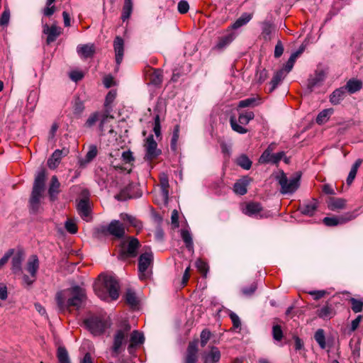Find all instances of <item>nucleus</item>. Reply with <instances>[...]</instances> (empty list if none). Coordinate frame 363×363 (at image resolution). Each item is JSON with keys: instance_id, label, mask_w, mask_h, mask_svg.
<instances>
[{"instance_id": "nucleus-22", "label": "nucleus", "mask_w": 363, "mask_h": 363, "mask_svg": "<svg viewBox=\"0 0 363 363\" xmlns=\"http://www.w3.org/2000/svg\"><path fill=\"white\" fill-rule=\"evenodd\" d=\"M60 183L59 182L57 176H52L48 188V195L51 201L57 200V195L60 192Z\"/></svg>"}, {"instance_id": "nucleus-56", "label": "nucleus", "mask_w": 363, "mask_h": 363, "mask_svg": "<svg viewBox=\"0 0 363 363\" xmlns=\"http://www.w3.org/2000/svg\"><path fill=\"white\" fill-rule=\"evenodd\" d=\"M211 337V331L207 328L203 329L201 331V335H200L201 346L203 347H205L206 345L207 342H208V340H210Z\"/></svg>"}, {"instance_id": "nucleus-51", "label": "nucleus", "mask_w": 363, "mask_h": 363, "mask_svg": "<svg viewBox=\"0 0 363 363\" xmlns=\"http://www.w3.org/2000/svg\"><path fill=\"white\" fill-rule=\"evenodd\" d=\"M112 111L111 107H105L104 112L102 115V118L101 119L100 123H99V128L101 130H103V128L104 124L106 123V121L108 118H113V116L111 115V112Z\"/></svg>"}, {"instance_id": "nucleus-14", "label": "nucleus", "mask_w": 363, "mask_h": 363, "mask_svg": "<svg viewBox=\"0 0 363 363\" xmlns=\"http://www.w3.org/2000/svg\"><path fill=\"white\" fill-rule=\"evenodd\" d=\"M69 151L68 148H62V150H56L52 154L48 160V166L50 169H55L61 162L63 157L67 156Z\"/></svg>"}, {"instance_id": "nucleus-59", "label": "nucleus", "mask_w": 363, "mask_h": 363, "mask_svg": "<svg viewBox=\"0 0 363 363\" xmlns=\"http://www.w3.org/2000/svg\"><path fill=\"white\" fill-rule=\"evenodd\" d=\"M122 160L125 164H130L135 160L133 152L130 150H126L123 152L121 155Z\"/></svg>"}, {"instance_id": "nucleus-36", "label": "nucleus", "mask_w": 363, "mask_h": 363, "mask_svg": "<svg viewBox=\"0 0 363 363\" xmlns=\"http://www.w3.org/2000/svg\"><path fill=\"white\" fill-rule=\"evenodd\" d=\"M317 315L319 318L323 319H330L335 315V311L328 303L323 306L320 309L317 311Z\"/></svg>"}, {"instance_id": "nucleus-54", "label": "nucleus", "mask_w": 363, "mask_h": 363, "mask_svg": "<svg viewBox=\"0 0 363 363\" xmlns=\"http://www.w3.org/2000/svg\"><path fill=\"white\" fill-rule=\"evenodd\" d=\"M108 225H101L96 228L94 230V236L97 238H101L103 236H107L109 235V230H108Z\"/></svg>"}, {"instance_id": "nucleus-60", "label": "nucleus", "mask_w": 363, "mask_h": 363, "mask_svg": "<svg viewBox=\"0 0 363 363\" xmlns=\"http://www.w3.org/2000/svg\"><path fill=\"white\" fill-rule=\"evenodd\" d=\"M116 96V93L113 91H110L105 99L104 107H111V104L113 102Z\"/></svg>"}, {"instance_id": "nucleus-19", "label": "nucleus", "mask_w": 363, "mask_h": 363, "mask_svg": "<svg viewBox=\"0 0 363 363\" xmlns=\"http://www.w3.org/2000/svg\"><path fill=\"white\" fill-rule=\"evenodd\" d=\"M325 77V72L323 70H316L313 75H311L308 79V89L312 91L316 86H319L324 81Z\"/></svg>"}, {"instance_id": "nucleus-62", "label": "nucleus", "mask_w": 363, "mask_h": 363, "mask_svg": "<svg viewBox=\"0 0 363 363\" xmlns=\"http://www.w3.org/2000/svg\"><path fill=\"white\" fill-rule=\"evenodd\" d=\"M189 9V3L185 0H182L178 4V11L182 13H186Z\"/></svg>"}, {"instance_id": "nucleus-45", "label": "nucleus", "mask_w": 363, "mask_h": 363, "mask_svg": "<svg viewBox=\"0 0 363 363\" xmlns=\"http://www.w3.org/2000/svg\"><path fill=\"white\" fill-rule=\"evenodd\" d=\"M257 289V283L255 281H253L250 284L247 286H244L241 289L242 295L245 297L252 296Z\"/></svg>"}, {"instance_id": "nucleus-13", "label": "nucleus", "mask_w": 363, "mask_h": 363, "mask_svg": "<svg viewBox=\"0 0 363 363\" xmlns=\"http://www.w3.org/2000/svg\"><path fill=\"white\" fill-rule=\"evenodd\" d=\"M113 49L115 52V60L116 63V69L123 61L124 55V40L120 36H116L113 40Z\"/></svg>"}, {"instance_id": "nucleus-24", "label": "nucleus", "mask_w": 363, "mask_h": 363, "mask_svg": "<svg viewBox=\"0 0 363 363\" xmlns=\"http://www.w3.org/2000/svg\"><path fill=\"white\" fill-rule=\"evenodd\" d=\"M251 179L248 177H245L235 183L233 186V191L235 194L239 195H245L247 192V186L250 184Z\"/></svg>"}, {"instance_id": "nucleus-18", "label": "nucleus", "mask_w": 363, "mask_h": 363, "mask_svg": "<svg viewBox=\"0 0 363 363\" xmlns=\"http://www.w3.org/2000/svg\"><path fill=\"white\" fill-rule=\"evenodd\" d=\"M198 340H195L189 343L184 363H196L197 361Z\"/></svg>"}, {"instance_id": "nucleus-16", "label": "nucleus", "mask_w": 363, "mask_h": 363, "mask_svg": "<svg viewBox=\"0 0 363 363\" xmlns=\"http://www.w3.org/2000/svg\"><path fill=\"white\" fill-rule=\"evenodd\" d=\"M109 235L115 237L116 238L121 239L125 235V227L118 220H113L108 224Z\"/></svg>"}, {"instance_id": "nucleus-7", "label": "nucleus", "mask_w": 363, "mask_h": 363, "mask_svg": "<svg viewBox=\"0 0 363 363\" xmlns=\"http://www.w3.org/2000/svg\"><path fill=\"white\" fill-rule=\"evenodd\" d=\"M40 267V261L36 255H30L26 262L25 269L30 274L23 275V282L28 286H30L37 279V273Z\"/></svg>"}, {"instance_id": "nucleus-57", "label": "nucleus", "mask_w": 363, "mask_h": 363, "mask_svg": "<svg viewBox=\"0 0 363 363\" xmlns=\"http://www.w3.org/2000/svg\"><path fill=\"white\" fill-rule=\"evenodd\" d=\"M84 110V103L80 99H77L73 106V113L76 116H80Z\"/></svg>"}, {"instance_id": "nucleus-40", "label": "nucleus", "mask_w": 363, "mask_h": 363, "mask_svg": "<svg viewBox=\"0 0 363 363\" xmlns=\"http://www.w3.org/2000/svg\"><path fill=\"white\" fill-rule=\"evenodd\" d=\"M362 162V160L358 159L355 161V162L352 166V168H351V169L349 172V174L347 176V184L348 185H350L353 182V181L357 175V170H358L359 167H360Z\"/></svg>"}, {"instance_id": "nucleus-48", "label": "nucleus", "mask_w": 363, "mask_h": 363, "mask_svg": "<svg viewBox=\"0 0 363 363\" xmlns=\"http://www.w3.org/2000/svg\"><path fill=\"white\" fill-rule=\"evenodd\" d=\"M98 153L97 147L95 145H91L89 147V150L86 152L84 161L85 162H90L93 159H94Z\"/></svg>"}, {"instance_id": "nucleus-34", "label": "nucleus", "mask_w": 363, "mask_h": 363, "mask_svg": "<svg viewBox=\"0 0 363 363\" xmlns=\"http://www.w3.org/2000/svg\"><path fill=\"white\" fill-rule=\"evenodd\" d=\"M125 300L127 304H128L132 308H135L139 305V300L136 296L135 292L128 289L125 295Z\"/></svg>"}, {"instance_id": "nucleus-23", "label": "nucleus", "mask_w": 363, "mask_h": 363, "mask_svg": "<svg viewBox=\"0 0 363 363\" xmlns=\"http://www.w3.org/2000/svg\"><path fill=\"white\" fill-rule=\"evenodd\" d=\"M24 260V252L18 250L11 259V270L17 274L22 272V263Z\"/></svg>"}, {"instance_id": "nucleus-50", "label": "nucleus", "mask_w": 363, "mask_h": 363, "mask_svg": "<svg viewBox=\"0 0 363 363\" xmlns=\"http://www.w3.org/2000/svg\"><path fill=\"white\" fill-rule=\"evenodd\" d=\"M130 189V186H128L123 189L119 192V194L116 195L115 198L118 201H125L127 199L133 198V196L129 194Z\"/></svg>"}, {"instance_id": "nucleus-46", "label": "nucleus", "mask_w": 363, "mask_h": 363, "mask_svg": "<svg viewBox=\"0 0 363 363\" xmlns=\"http://www.w3.org/2000/svg\"><path fill=\"white\" fill-rule=\"evenodd\" d=\"M314 338L321 349H325L326 347L325 333L323 329H318L315 332Z\"/></svg>"}, {"instance_id": "nucleus-31", "label": "nucleus", "mask_w": 363, "mask_h": 363, "mask_svg": "<svg viewBox=\"0 0 363 363\" xmlns=\"http://www.w3.org/2000/svg\"><path fill=\"white\" fill-rule=\"evenodd\" d=\"M346 94L345 89L340 87L335 89L330 96V102L333 105H337L344 99Z\"/></svg>"}, {"instance_id": "nucleus-38", "label": "nucleus", "mask_w": 363, "mask_h": 363, "mask_svg": "<svg viewBox=\"0 0 363 363\" xmlns=\"http://www.w3.org/2000/svg\"><path fill=\"white\" fill-rule=\"evenodd\" d=\"M252 18V15L248 13H243L231 26V28L238 29L246 25Z\"/></svg>"}, {"instance_id": "nucleus-2", "label": "nucleus", "mask_w": 363, "mask_h": 363, "mask_svg": "<svg viewBox=\"0 0 363 363\" xmlns=\"http://www.w3.org/2000/svg\"><path fill=\"white\" fill-rule=\"evenodd\" d=\"M45 169L42 168L35 175L31 195L29 199L30 210L33 213H36L40 208V199L45 191Z\"/></svg>"}, {"instance_id": "nucleus-9", "label": "nucleus", "mask_w": 363, "mask_h": 363, "mask_svg": "<svg viewBox=\"0 0 363 363\" xmlns=\"http://www.w3.org/2000/svg\"><path fill=\"white\" fill-rule=\"evenodd\" d=\"M153 263V253L147 251L142 253L138 259V276L140 280H145L149 278L150 273L148 267Z\"/></svg>"}, {"instance_id": "nucleus-6", "label": "nucleus", "mask_w": 363, "mask_h": 363, "mask_svg": "<svg viewBox=\"0 0 363 363\" xmlns=\"http://www.w3.org/2000/svg\"><path fill=\"white\" fill-rule=\"evenodd\" d=\"M277 179L281 186V192L282 194H293L300 186L301 174L296 173V175L288 179L286 174L281 172L280 174L277 177Z\"/></svg>"}, {"instance_id": "nucleus-12", "label": "nucleus", "mask_w": 363, "mask_h": 363, "mask_svg": "<svg viewBox=\"0 0 363 363\" xmlns=\"http://www.w3.org/2000/svg\"><path fill=\"white\" fill-rule=\"evenodd\" d=\"M140 246L139 240L135 237H128V242H123L122 255L125 257H135Z\"/></svg>"}, {"instance_id": "nucleus-8", "label": "nucleus", "mask_w": 363, "mask_h": 363, "mask_svg": "<svg viewBox=\"0 0 363 363\" xmlns=\"http://www.w3.org/2000/svg\"><path fill=\"white\" fill-rule=\"evenodd\" d=\"M255 118V114L252 111H246L239 114L238 121L234 116L230 118V123L232 129L240 133L245 134L248 132V130L242 126V125H247L249 122Z\"/></svg>"}, {"instance_id": "nucleus-41", "label": "nucleus", "mask_w": 363, "mask_h": 363, "mask_svg": "<svg viewBox=\"0 0 363 363\" xmlns=\"http://www.w3.org/2000/svg\"><path fill=\"white\" fill-rule=\"evenodd\" d=\"M133 11V1L132 0H125L123 6L121 19L123 21L128 19Z\"/></svg>"}, {"instance_id": "nucleus-35", "label": "nucleus", "mask_w": 363, "mask_h": 363, "mask_svg": "<svg viewBox=\"0 0 363 363\" xmlns=\"http://www.w3.org/2000/svg\"><path fill=\"white\" fill-rule=\"evenodd\" d=\"M343 87L345 89V91H347L350 94H354L362 89V82L359 79H351L347 81L346 85Z\"/></svg>"}, {"instance_id": "nucleus-55", "label": "nucleus", "mask_w": 363, "mask_h": 363, "mask_svg": "<svg viewBox=\"0 0 363 363\" xmlns=\"http://www.w3.org/2000/svg\"><path fill=\"white\" fill-rule=\"evenodd\" d=\"M272 336L276 341H281L282 340L284 335L280 325H275L272 327Z\"/></svg>"}, {"instance_id": "nucleus-29", "label": "nucleus", "mask_w": 363, "mask_h": 363, "mask_svg": "<svg viewBox=\"0 0 363 363\" xmlns=\"http://www.w3.org/2000/svg\"><path fill=\"white\" fill-rule=\"evenodd\" d=\"M160 194L163 201L165 203H167L169 199V179L167 175L163 174L162 177H160Z\"/></svg>"}, {"instance_id": "nucleus-26", "label": "nucleus", "mask_w": 363, "mask_h": 363, "mask_svg": "<svg viewBox=\"0 0 363 363\" xmlns=\"http://www.w3.org/2000/svg\"><path fill=\"white\" fill-rule=\"evenodd\" d=\"M275 30V27L272 23L269 21H264L262 23L261 36L265 42H269L272 40V34Z\"/></svg>"}, {"instance_id": "nucleus-28", "label": "nucleus", "mask_w": 363, "mask_h": 363, "mask_svg": "<svg viewBox=\"0 0 363 363\" xmlns=\"http://www.w3.org/2000/svg\"><path fill=\"white\" fill-rule=\"evenodd\" d=\"M262 211L261 204L258 202H249L246 204L242 212L248 216H257Z\"/></svg>"}, {"instance_id": "nucleus-20", "label": "nucleus", "mask_w": 363, "mask_h": 363, "mask_svg": "<svg viewBox=\"0 0 363 363\" xmlns=\"http://www.w3.org/2000/svg\"><path fill=\"white\" fill-rule=\"evenodd\" d=\"M317 208L318 202L315 199H313L311 201L303 203V204L300 205L298 211L302 215L313 216L315 214Z\"/></svg>"}, {"instance_id": "nucleus-11", "label": "nucleus", "mask_w": 363, "mask_h": 363, "mask_svg": "<svg viewBox=\"0 0 363 363\" xmlns=\"http://www.w3.org/2000/svg\"><path fill=\"white\" fill-rule=\"evenodd\" d=\"M145 148V155L144 159L146 161L151 162L161 154V150L157 148V144L152 135H150L147 138Z\"/></svg>"}, {"instance_id": "nucleus-47", "label": "nucleus", "mask_w": 363, "mask_h": 363, "mask_svg": "<svg viewBox=\"0 0 363 363\" xmlns=\"http://www.w3.org/2000/svg\"><path fill=\"white\" fill-rule=\"evenodd\" d=\"M333 110L332 108H328L322 111L319 113L316 118V122L318 124H322L326 122L329 116L333 113Z\"/></svg>"}, {"instance_id": "nucleus-27", "label": "nucleus", "mask_w": 363, "mask_h": 363, "mask_svg": "<svg viewBox=\"0 0 363 363\" xmlns=\"http://www.w3.org/2000/svg\"><path fill=\"white\" fill-rule=\"evenodd\" d=\"M147 79L149 80L150 84L158 86L162 82V72L160 69H150L147 73Z\"/></svg>"}, {"instance_id": "nucleus-25", "label": "nucleus", "mask_w": 363, "mask_h": 363, "mask_svg": "<svg viewBox=\"0 0 363 363\" xmlns=\"http://www.w3.org/2000/svg\"><path fill=\"white\" fill-rule=\"evenodd\" d=\"M78 55L84 59L92 57L95 53V48L93 44L79 45L77 47Z\"/></svg>"}, {"instance_id": "nucleus-39", "label": "nucleus", "mask_w": 363, "mask_h": 363, "mask_svg": "<svg viewBox=\"0 0 363 363\" xmlns=\"http://www.w3.org/2000/svg\"><path fill=\"white\" fill-rule=\"evenodd\" d=\"M181 237L185 243V246L187 250L190 252L194 251V243L191 234L187 230H181Z\"/></svg>"}, {"instance_id": "nucleus-52", "label": "nucleus", "mask_w": 363, "mask_h": 363, "mask_svg": "<svg viewBox=\"0 0 363 363\" xmlns=\"http://www.w3.org/2000/svg\"><path fill=\"white\" fill-rule=\"evenodd\" d=\"M100 116V113L97 111L91 113L86 121L84 123V126L86 128H91L95 125V123L99 121Z\"/></svg>"}, {"instance_id": "nucleus-37", "label": "nucleus", "mask_w": 363, "mask_h": 363, "mask_svg": "<svg viewBox=\"0 0 363 363\" xmlns=\"http://www.w3.org/2000/svg\"><path fill=\"white\" fill-rule=\"evenodd\" d=\"M286 74L284 69H279L274 73L270 82L271 88L269 89V92H272L277 87L279 84L286 77Z\"/></svg>"}, {"instance_id": "nucleus-21", "label": "nucleus", "mask_w": 363, "mask_h": 363, "mask_svg": "<svg viewBox=\"0 0 363 363\" xmlns=\"http://www.w3.org/2000/svg\"><path fill=\"white\" fill-rule=\"evenodd\" d=\"M235 38V34L233 32H228L218 38V43L214 48L218 50H223L228 46Z\"/></svg>"}, {"instance_id": "nucleus-58", "label": "nucleus", "mask_w": 363, "mask_h": 363, "mask_svg": "<svg viewBox=\"0 0 363 363\" xmlns=\"http://www.w3.org/2000/svg\"><path fill=\"white\" fill-rule=\"evenodd\" d=\"M10 19V11L9 9H5L0 17V26H7Z\"/></svg>"}, {"instance_id": "nucleus-63", "label": "nucleus", "mask_w": 363, "mask_h": 363, "mask_svg": "<svg viewBox=\"0 0 363 363\" xmlns=\"http://www.w3.org/2000/svg\"><path fill=\"white\" fill-rule=\"evenodd\" d=\"M65 227L66 230L72 234H74L77 231V227L76 224L70 220H67L65 222Z\"/></svg>"}, {"instance_id": "nucleus-15", "label": "nucleus", "mask_w": 363, "mask_h": 363, "mask_svg": "<svg viewBox=\"0 0 363 363\" xmlns=\"http://www.w3.org/2000/svg\"><path fill=\"white\" fill-rule=\"evenodd\" d=\"M43 33L47 35L46 43L48 45L53 43L61 35L62 29L56 25L49 26L48 24L43 26Z\"/></svg>"}, {"instance_id": "nucleus-44", "label": "nucleus", "mask_w": 363, "mask_h": 363, "mask_svg": "<svg viewBox=\"0 0 363 363\" xmlns=\"http://www.w3.org/2000/svg\"><path fill=\"white\" fill-rule=\"evenodd\" d=\"M57 357L60 363H71L68 352L65 347H59Z\"/></svg>"}, {"instance_id": "nucleus-17", "label": "nucleus", "mask_w": 363, "mask_h": 363, "mask_svg": "<svg viewBox=\"0 0 363 363\" xmlns=\"http://www.w3.org/2000/svg\"><path fill=\"white\" fill-rule=\"evenodd\" d=\"M202 359L204 363H218L220 352L217 347L211 346L209 352H204L202 354Z\"/></svg>"}, {"instance_id": "nucleus-53", "label": "nucleus", "mask_w": 363, "mask_h": 363, "mask_svg": "<svg viewBox=\"0 0 363 363\" xmlns=\"http://www.w3.org/2000/svg\"><path fill=\"white\" fill-rule=\"evenodd\" d=\"M350 301L352 303V310L354 313H359L362 311L363 308V301L359 299H356L354 298H351Z\"/></svg>"}, {"instance_id": "nucleus-64", "label": "nucleus", "mask_w": 363, "mask_h": 363, "mask_svg": "<svg viewBox=\"0 0 363 363\" xmlns=\"http://www.w3.org/2000/svg\"><path fill=\"white\" fill-rule=\"evenodd\" d=\"M229 316L232 320L233 328H238L241 326V322L238 315L234 312L231 311Z\"/></svg>"}, {"instance_id": "nucleus-10", "label": "nucleus", "mask_w": 363, "mask_h": 363, "mask_svg": "<svg viewBox=\"0 0 363 363\" xmlns=\"http://www.w3.org/2000/svg\"><path fill=\"white\" fill-rule=\"evenodd\" d=\"M358 216V209L352 212H347L345 215L338 217H325L323 222L327 226H336L337 225L345 224L347 222L354 219Z\"/></svg>"}, {"instance_id": "nucleus-43", "label": "nucleus", "mask_w": 363, "mask_h": 363, "mask_svg": "<svg viewBox=\"0 0 363 363\" xmlns=\"http://www.w3.org/2000/svg\"><path fill=\"white\" fill-rule=\"evenodd\" d=\"M236 163L238 166L246 170L250 169L252 164L250 158L245 154L241 155L237 158Z\"/></svg>"}, {"instance_id": "nucleus-3", "label": "nucleus", "mask_w": 363, "mask_h": 363, "mask_svg": "<svg viewBox=\"0 0 363 363\" xmlns=\"http://www.w3.org/2000/svg\"><path fill=\"white\" fill-rule=\"evenodd\" d=\"M119 283L112 276H106L103 284H95L94 292L102 300H106L110 296L112 300H116L119 296Z\"/></svg>"}, {"instance_id": "nucleus-30", "label": "nucleus", "mask_w": 363, "mask_h": 363, "mask_svg": "<svg viewBox=\"0 0 363 363\" xmlns=\"http://www.w3.org/2000/svg\"><path fill=\"white\" fill-rule=\"evenodd\" d=\"M346 200L342 198L330 197L328 201V207L331 211H336L345 208Z\"/></svg>"}, {"instance_id": "nucleus-32", "label": "nucleus", "mask_w": 363, "mask_h": 363, "mask_svg": "<svg viewBox=\"0 0 363 363\" xmlns=\"http://www.w3.org/2000/svg\"><path fill=\"white\" fill-rule=\"evenodd\" d=\"M78 213L82 218L88 217L90 212V206L88 199H81L77 206Z\"/></svg>"}, {"instance_id": "nucleus-33", "label": "nucleus", "mask_w": 363, "mask_h": 363, "mask_svg": "<svg viewBox=\"0 0 363 363\" xmlns=\"http://www.w3.org/2000/svg\"><path fill=\"white\" fill-rule=\"evenodd\" d=\"M145 341L143 334L138 330H133L130 335V344L128 346V350H130L133 347L141 345Z\"/></svg>"}, {"instance_id": "nucleus-42", "label": "nucleus", "mask_w": 363, "mask_h": 363, "mask_svg": "<svg viewBox=\"0 0 363 363\" xmlns=\"http://www.w3.org/2000/svg\"><path fill=\"white\" fill-rule=\"evenodd\" d=\"M121 219L124 222H128L130 225L140 229L142 228L141 223L137 220L135 217L128 215L127 213H121L120 215Z\"/></svg>"}, {"instance_id": "nucleus-4", "label": "nucleus", "mask_w": 363, "mask_h": 363, "mask_svg": "<svg viewBox=\"0 0 363 363\" xmlns=\"http://www.w3.org/2000/svg\"><path fill=\"white\" fill-rule=\"evenodd\" d=\"M130 325L128 320L121 322L119 328L113 335V345L111 347V356L116 357L123 350V346L126 343Z\"/></svg>"}, {"instance_id": "nucleus-1", "label": "nucleus", "mask_w": 363, "mask_h": 363, "mask_svg": "<svg viewBox=\"0 0 363 363\" xmlns=\"http://www.w3.org/2000/svg\"><path fill=\"white\" fill-rule=\"evenodd\" d=\"M85 290L74 286L67 290L60 291L55 295V301L60 312L69 311L72 307L79 309L86 301Z\"/></svg>"}, {"instance_id": "nucleus-5", "label": "nucleus", "mask_w": 363, "mask_h": 363, "mask_svg": "<svg viewBox=\"0 0 363 363\" xmlns=\"http://www.w3.org/2000/svg\"><path fill=\"white\" fill-rule=\"evenodd\" d=\"M84 323L86 328L95 336L104 334L111 327V323L108 318L93 315L86 318Z\"/></svg>"}, {"instance_id": "nucleus-49", "label": "nucleus", "mask_w": 363, "mask_h": 363, "mask_svg": "<svg viewBox=\"0 0 363 363\" xmlns=\"http://www.w3.org/2000/svg\"><path fill=\"white\" fill-rule=\"evenodd\" d=\"M257 101L256 98H247L240 101L238 106V108L254 107L258 105Z\"/></svg>"}, {"instance_id": "nucleus-61", "label": "nucleus", "mask_w": 363, "mask_h": 363, "mask_svg": "<svg viewBox=\"0 0 363 363\" xmlns=\"http://www.w3.org/2000/svg\"><path fill=\"white\" fill-rule=\"evenodd\" d=\"M272 153L264 151L259 159V162L261 164H270L272 160Z\"/></svg>"}]
</instances>
